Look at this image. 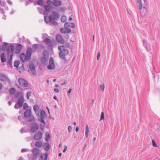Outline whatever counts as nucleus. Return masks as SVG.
Listing matches in <instances>:
<instances>
[{"label":"nucleus","instance_id":"53","mask_svg":"<svg viewBox=\"0 0 160 160\" xmlns=\"http://www.w3.org/2000/svg\"><path fill=\"white\" fill-rule=\"evenodd\" d=\"M51 2V1L49 0H48L47 1V3L48 4H49V3Z\"/></svg>","mask_w":160,"mask_h":160},{"label":"nucleus","instance_id":"56","mask_svg":"<svg viewBox=\"0 0 160 160\" xmlns=\"http://www.w3.org/2000/svg\"><path fill=\"white\" fill-rule=\"evenodd\" d=\"M2 85L0 83V90L2 89Z\"/></svg>","mask_w":160,"mask_h":160},{"label":"nucleus","instance_id":"13","mask_svg":"<svg viewBox=\"0 0 160 160\" xmlns=\"http://www.w3.org/2000/svg\"><path fill=\"white\" fill-rule=\"evenodd\" d=\"M38 129V127L36 123L32 124L31 129V131L32 132H34L37 131Z\"/></svg>","mask_w":160,"mask_h":160},{"label":"nucleus","instance_id":"10","mask_svg":"<svg viewBox=\"0 0 160 160\" xmlns=\"http://www.w3.org/2000/svg\"><path fill=\"white\" fill-rule=\"evenodd\" d=\"M15 49L14 46L12 45H11L8 47L6 49V50L8 54L11 53L14 51Z\"/></svg>","mask_w":160,"mask_h":160},{"label":"nucleus","instance_id":"25","mask_svg":"<svg viewBox=\"0 0 160 160\" xmlns=\"http://www.w3.org/2000/svg\"><path fill=\"white\" fill-rule=\"evenodd\" d=\"M44 41L49 46L51 45L52 42L51 40L48 38H47L45 39Z\"/></svg>","mask_w":160,"mask_h":160},{"label":"nucleus","instance_id":"9","mask_svg":"<svg viewBox=\"0 0 160 160\" xmlns=\"http://www.w3.org/2000/svg\"><path fill=\"white\" fill-rule=\"evenodd\" d=\"M42 137V134L41 132L38 131L36 133L34 136V138L35 140L40 139Z\"/></svg>","mask_w":160,"mask_h":160},{"label":"nucleus","instance_id":"30","mask_svg":"<svg viewBox=\"0 0 160 160\" xmlns=\"http://www.w3.org/2000/svg\"><path fill=\"white\" fill-rule=\"evenodd\" d=\"M20 63V62L18 61H15L14 63V66L16 68H18Z\"/></svg>","mask_w":160,"mask_h":160},{"label":"nucleus","instance_id":"42","mask_svg":"<svg viewBox=\"0 0 160 160\" xmlns=\"http://www.w3.org/2000/svg\"><path fill=\"white\" fill-rule=\"evenodd\" d=\"M52 14L54 18H55V17L56 16L57 17H58L59 16L58 14L55 12H53Z\"/></svg>","mask_w":160,"mask_h":160},{"label":"nucleus","instance_id":"51","mask_svg":"<svg viewBox=\"0 0 160 160\" xmlns=\"http://www.w3.org/2000/svg\"><path fill=\"white\" fill-rule=\"evenodd\" d=\"M78 126H77L76 128V132H78Z\"/></svg>","mask_w":160,"mask_h":160},{"label":"nucleus","instance_id":"28","mask_svg":"<svg viewBox=\"0 0 160 160\" xmlns=\"http://www.w3.org/2000/svg\"><path fill=\"white\" fill-rule=\"evenodd\" d=\"M61 20L62 22H64L66 21L67 18L65 16H63L62 17Z\"/></svg>","mask_w":160,"mask_h":160},{"label":"nucleus","instance_id":"19","mask_svg":"<svg viewBox=\"0 0 160 160\" xmlns=\"http://www.w3.org/2000/svg\"><path fill=\"white\" fill-rule=\"evenodd\" d=\"M1 61L2 62H4L6 60V56L4 53H2L1 55Z\"/></svg>","mask_w":160,"mask_h":160},{"label":"nucleus","instance_id":"17","mask_svg":"<svg viewBox=\"0 0 160 160\" xmlns=\"http://www.w3.org/2000/svg\"><path fill=\"white\" fill-rule=\"evenodd\" d=\"M31 114V111L30 109H28L24 112V116L26 118L29 117Z\"/></svg>","mask_w":160,"mask_h":160},{"label":"nucleus","instance_id":"23","mask_svg":"<svg viewBox=\"0 0 160 160\" xmlns=\"http://www.w3.org/2000/svg\"><path fill=\"white\" fill-rule=\"evenodd\" d=\"M53 4L55 6H60L62 5V2L60 1H55L53 2Z\"/></svg>","mask_w":160,"mask_h":160},{"label":"nucleus","instance_id":"8","mask_svg":"<svg viewBox=\"0 0 160 160\" xmlns=\"http://www.w3.org/2000/svg\"><path fill=\"white\" fill-rule=\"evenodd\" d=\"M56 41L59 43L64 44V40L62 35L58 34L56 36Z\"/></svg>","mask_w":160,"mask_h":160},{"label":"nucleus","instance_id":"21","mask_svg":"<svg viewBox=\"0 0 160 160\" xmlns=\"http://www.w3.org/2000/svg\"><path fill=\"white\" fill-rule=\"evenodd\" d=\"M42 142L41 141H38L36 142L35 143V146L37 147L40 148L42 146Z\"/></svg>","mask_w":160,"mask_h":160},{"label":"nucleus","instance_id":"14","mask_svg":"<svg viewBox=\"0 0 160 160\" xmlns=\"http://www.w3.org/2000/svg\"><path fill=\"white\" fill-rule=\"evenodd\" d=\"M24 103V98L23 96H21L18 99V104L20 107H22Z\"/></svg>","mask_w":160,"mask_h":160},{"label":"nucleus","instance_id":"18","mask_svg":"<svg viewBox=\"0 0 160 160\" xmlns=\"http://www.w3.org/2000/svg\"><path fill=\"white\" fill-rule=\"evenodd\" d=\"M43 147L46 151H48L50 148V146L48 143H46L44 144Z\"/></svg>","mask_w":160,"mask_h":160},{"label":"nucleus","instance_id":"43","mask_svg":"<svg viewBox=\"0 0 160 160\" xmlns=\"http://www.w3.org/2000/svg\"><path fill=\"white\" fill-rule=\"evenodd\" d=\"M37 44H34L32 46V49L35 50L37 48Z\"/></svg>","mask_w":160,"mask_h":160},{"label":"nucleus","instance_id":"45","mask_svg":"<svg viewBox=\"0 0 160 160\" xmlns=\"http://www.w3.org/2000/svg\"><path fill=\"white\" fill-rule=\"evenodd\" d=\"M12 56H13V55L12 54L10 55V58L9 60V63H11L12 61Z\"/></svg>","mask_w":160,"mask_h":160},{"label":"nucleus","instance_id":"22","mask_svg":"<svg viewBox=\"0 0 160 160\" xmlns=\"http://www.w3.org/2000/svg\"><path fill=\"white\" fill-rule=\"evenodd\" d=\"M33 110L38 115L39 114V112L38 111V105H35L34 106Z\"/></svg>","mask_w":160,"mask_h":160},{"label":"nucleus","instance_id":"59","mask_svg":"<svg viewBox=\"0 0 160 160\" xmlns=\"http://www.w3.org/2000/svg\"><path fill=\"white\" fill-rule=\"evenodd\" d=\"M14 107L16 109H18L17 106L16 105H15L14 106Z\"/></svg>","mask_w":160,"mask_h":160},{"label":"nucleus","instance_id":"2","mask_svg":"<svg viewBox=\"0 0 160 160\" xmlns=\"http://www.w3.org/2000/svg\"><path fill=\"white\" fill-rule=\"evenodd\" d=\"M58 49L60 51L59 53V57L64 60L65 59V56L68 54L69 51L68 49L65 48L63 45L59 46L58 47Z\"/></svg>","mask_w":160,"mask_h":160},{"label":"nucleus","instance_id":"39","mask_svg":"<svg viewBox=\"0 0 160 160\" xmlns=\"http://www.w3.org/2000/svg\"><path fill=\"white\" fill-rule=\"evenodd\" d=\"M101 89L102 90L103 92L104 91L105 88V85L104 84H102L100 86Z\"/></svg>","mask_w":160,"mask_h":160},{"label":"nucleus","instance_id":"55","mask_svg":"<svg viewBox=\"0 0 160 160\" xmlns=\"http://www.w3.org/2000/svg\"><path fill=\"white\" fill-rule=\"evenodd\" d=\"M66 83H67L66 82H64V83H62V84H61V85L62 86V85H64V84H66Z\"/></svg>","mask_w":160,"mask_h":160},{"label":"nucleus","instance_id":"33","mask_svg":"<svg viewBox=\"0 0 160 160\" xmlns=\"http://www.w3.org/2000/svg\"><path fill=\"white\" fill-rule=\"evenodd\" d=\"M22 95V93L20 92H17L15 94V96L17 98H18L19 96H21Z\"/></svg>","mask_w":160,"mask_h":160},{"label":"nucleus","instance_id":"44","mask_svg":"<svg viewBox=\"0 0 160 160\" xmlns=\"http://www.w3.org/2000/svg\"><path fill=\"white\" fill-rule=\"evenodd\" d=\"M100 56H101V54H100V52H99L98 53L97 56V60H98L100 59Z\"/></svg>","mask_w":160,"mask_h":160},{"label":"nucleus","instance_id":"11","mask_svg":"<svg viewBox=\"0 0 160 160\" xmlns=\"http://www.w3.org/2000/svg\"><path fill=\"white\" fill-rule=\"evenodd\" d=\"M29 68L32 74H34L36 73L34 66L32 62H30L29 63Z\"/></svg>","mask_w":160,"mask_h":160},{"label":"nucleus","instance_id":"35","mask_svg":"<svg viewBox=\"0 0 160 160\" xmlns=\"http://www.w3.org/2000/svg\"><path fill=\"white\" fill-rule=\"evenodd\" d=\"M50 138V135L48 133H46V141H48Z\"/></svg>","mask_w":160,"mask_h":160},{"label":"nucleus","instance_id":"7","mask_svg":"<svg viewBox=\"0 0 160 160\" xmlns=\"http://www.w3.org/2000/svg\"><path fill=\"white\" fill-rule=\"evenodd\" d=\"M18 81L19 84L23 87H26L28 86L27 82L22 78H19L18 79Z\"/></svg>","mask_w":160,"mask_h":160},{"label":"nucleus","instance_id":"63","mask_svg":"<svg viewBox=\"0 0 160 160\" xmlns=\"http://www.w3.org/2000/svg\"><path fill=\"white\" fill-rule=\"evenodd\" d=\"M56 81V79H55L53 80V82H55Z\"/></svg>","mask_w":160,"mask_h":160},{"label":"nucleus","instance_id":"48","mask_svg":"<svg viewBox=\"0 0 160 160\" xmlns=\"http://www.w3.org/2000/svg\"><path fill=\"white\" fill-rule=\"evenodd\" d=\"M42 119H43V118H41V119L39 120L41 122L43 123L44 124H45V122H44V120Z\"/></svg>","mask_w":160,"mask_h":160},{"label":"nucleus","instance_id":"46","mask_svg":"<svg viewBox=\"0 0 160 160\" xmlns=\"http://www.w3.org/2000/svg\"><path fill=\"white\" fill-rule=\"evenodd\" d=\"M72 130V128L71 126H69L68 127V130L69 132H71Z\"/></svg>","mask_w":160,"mask_h":160},{"label":"nucleus","instance_id":"60","mask_svg":"<svg viewBox=\"0 0 160 160\" xmlns=\"http://www.w3.org/2000/svg\"><path fill=\"white\" fill-rule=\"evenodd\" d=\"M62 144L61 143H60V144L59 145V148L61 147H62Z\"/></svg>","mask_w":160,"mask_h":160},{"label":"nucleus","instance_id":"38","mask_svg":"<svg viewBox=\"0 0 160 160\" xmlns=\"http://www.w3.org/2000/svg\"><path fill=\"white\" fill-rule=\"evenodd\" d=\"M28 108V105L27 103H25L23 105V109L24 110H26Z\"/></svg>","mask_w":160,"mask_h":160},{"label":"nucleus","instance_id":"24","mask_svg":"<svg viewBox=\"0 0 160 160\" xmlns=\"http://www.w3.org/2000/svg\"><path fill=\"white\" fill-rule=\"evenodd\" d=\"M40 113L41 118H44L46 117V113L43 110H41Z\"/></svg>","mask_w":160,"mask_h":160},{"label":"nucleus","instance_id":"37","mask_svg":"<svg viewBox=\"0 0 160 160\" xmlns=\"http://www.w3.org/2000/svg\"><path fill=\"white\" fill-rule=\"evenodd\" d=\"M45 10L48 11H50L51 10V7L48 6H45Z\"/></svg>","mask_w":160,"mask_h":160},{"label":"nucleus","instance_id":"50","mask_svg":"<svg viewBox=\"0 0 160 160\" xmlns=\"http://www.w3.org/2000/svg\"><path fill=\"white\" fill-rule=\"evenodd\" d=\"M147 50L148 51H150L151 50V48L150 45H149V47L147 48Z\"/></svg>","mask_w":160,"mask_h":160},{"label":"nucleus","instance_id":"20","mask_svg":"<svg viewBox=\"0 0 160 160\" xmlns=\"http://www.w3.org/2000/svg\"><path fill=\"white\" fill-rule=\"evenodd\" d=\"M47 153H46L45 154H41L40 158L41 160H47Z\"/></svg>","mask_w":160,"mask_h":160},{"label":"nucleus","instance_id":"27","mask_svg":"<svg viewBox=\"0 0 160 160\" xmlns=\"http://www.w3.org/2000/svg\"><path fill=\"white\" fill-rule=\"evenodd\" d=\"M89 132V128L88 125L86 126V131H85V135L86 137L88 138V133Z\"/></svg>","mask_w":160,"mask_h":160},{"label":"nucleus","instance_id":"4","mask_svg":"<svg viewBox=\"0 0 160 160\" xmlns=\"http://www.w3.org/2000/svg\"><path fill=\"white\" fill-rule=\"evenodd\" d=\"M68 23H65L64 25V28H62L60 29V31L62 33H69L71 32V30L68 28Z\"/></svg>","mask_w":160,"mask_h":160},{"label":"nucleus","instance_id":"57","mask_svg":"<svg viewBox=\"0 0 160 160\" xmlns=\"http://www.w3.org/2000/svg\"><path fill=\"white\" fill-rule=\"evenodd\" d=\"M61 156H62V153H61L60 152L58 156L59 157H61Z\"/></svg>","mask_w":160,"mask_h":160},{"label":"nucleus","instance_id":"47","mask_svg":"<svg viewBox=\"0 0 160 160\" xmlns=\"http://www.w3.org/2000/svg\"><path fill=\"white\" fill-rule=\"evenodd\" d=\"M67 149V147L66 146H64V149L63 150V152H66Z\"/></svg>","mask_w":160,"mask_h":160},{"label":"nucleus","instance_id":"3","mask_svg":"<svg viewBox=\"0 0 160 160\" xmlns=\"http://www.w3.org/2000/svg\"><path fill=\"white\" fill-rule=\"evenodd\" d=\"M137 4L139 9L141 10L143 7L145 8L148 4L147 0H137Z\"/></svg>","mask_w":160,"mask_h":160},{"label":"nucleus","instance_id":"16","mask_svg":"<svg viewBox=\"0 0 160 160\" xmlns=\"http://www.w3.org/2000/svg\"><path fill=\"white\" fill-rule=\"evenodd\" d=\"M22 47V45L20 44H18L17 45L16 48V49L15 51V52L16 53H19L20 51L21 50V48Z\"/></svg>","mask_w":160,"mask_h":160},{"label":"nucleus","instance_id":"49","mask_svg":"<svg viewBox=\"0 0 160 160\" xmlns=\"http://www.w3.org/2000/svg\"><path fill=\"white\" fill-rule=\"evenodd\" d=\"M54 91L55 92H59V90L58 88H55L54 89Z\"/></svg>","mask_w":160,"mask_h":160},{"label":"nucleus","instance_id":"34","mask_svg":"<svg viewBox=\"0 0 160 160\" xmlns=\"http://www.w3.org/2000/svg\"><path fill=\"white\" fill-rule=\"evenodd\" d=\"M35 118L33 116H30V118L29 119V121L30 122H32L34 121V120Z\"/></svg>","mask_w":160,"mask_h":160},{"label":"nucleus","instance_id":"41","mask_svg":"<svg viewBox=\"0 0 160 160\" xmlns=\"http://www.w3.org/2000/svg\"><path fill=\"white\" fill-rule=\"evenodd\" d=\"M31 92H28L27 93V96L28 99L29 98V97L31 96Z\"/></svg>","mask_w":160,"mask_h":160},{"label":"nucleus","instance_id":"26","mask_svg":"<svg viewBox=\"0 0 160 160\" xmlns=\"http://www.w3.org/2000/svg\"><path fill=\"white\" fill-rule=\"evenodd\" d=\"M49 20L51 23L54 25H56L57 24V22L54 21L51 17H49Z\"/></svg>","mask_w":160,"mask_h":160},{"label":"nucleus","instance_id":"40","mask_svg":"<svg viewBox=\"0 0 160 160\" xmlns=\"http://www.w3.org/2000/svg\"><path fill=\"white\" fill-rule=\"evenodd\" d=\"M68 27H71L72 28H74L75 27V24L74 23H71L69 24V25L68 24Z\"/></svg>","mask_w":160,"mask_h":160},{"label":"nucleus","instance_id":"6","mask_svg":"<svg viewBox=\"0 0 160 160\" xmlns=\"http://www.w3.org/2000/svg\"><path fill=\"white\" fill-rule=\"evenodd\" d=\"M33 156L32 159L35 160L37 158V156L39 155V149L36 148H34L32 150Z\"/></svg>","mask_w":160,"mask_h":160},{"label":"nucleus","instance_id":"29","mask_svg":"<svg viewBox=\"0 0 160 160\" xmlns=\"http://www.w3.org/2000/svg\"><path fill=\"white\" fill-rule=\"evenodd\" d=\"M16 91V90L14 88H12L9 90V93L12 94H14Z\"/></svg>","mask_w":160,"mask_h":160},{"label":"nucleus","instance_id":"36","mask_svg":"<svg viewBox=\"0 0 160 160\" xmlns=\"http://www.w3.org/2000/svg\"><path fill=\"white\" fill-rule=\"evenodd\" d=\"M152 145L154 147H157V145L155 141L153 140H152Z\"/></svg>","mask_w":160,"mask_h":160},{"label":"nucleus","instance_id":"54","mask_svg":"<svg viewBox=\"0 0 160 160\" xmlns=\"http://www.w3.org/2000/svg\"><path fill=\"white\" fill-rule=\"evenodd\" d=\"M53 98L54 99H55V100H58L57 98V97L56 96H54Z\"/></svg>","mask_w":160,"mask_h":160},{"label":"nucleus","instance_id":"64","mask_svg":"<svg viewBox=\"0 0 160 160\" xmlns=\"http://www.w3.org/2000/svg\"><path fill=\"white\" fill-rule=\"evenodd\" d=\"M58 86H59L58 85H57V84H56V85H55V87H58Z\"/></svg>","mask_w":160,"mask_h":160},{"label":"nucleus","instance_id":"5","mask_svg":"<svg viewBox=\"0 0 160 160\" xmlns=\"http://www.w3.org/2000/svg\"><path fill=\"white\" fill-rule=\"evenodd\" d=\"M55 66L52 57H51L49 61V65L48 66V69L51 70L54 69L55 68Z\"/></svg>","mask_w":160,"mask_h":160},{"label":"nucleus","instance_id":"1","mask_svg":"<svg viewBox=\"0 0 160 160\" xmlns=\"http://www.w3.org/2000/svg\"><path fill=\"white\" fill-rule=\"evenodd\" d=\"M32 52V49L31 48L27 49L25 54L24 53H21L20 56L21 60L23 62H25L30 59L31 54Z\"/></svg>","mask_w":160,"mask_h":160},{"label":"nucleus","instance_id":"62","mask_svg":"<svg viewBox=\"0 0 160 160\" xmlns=\"http://www.w3.org/2000/svg\"><path fill=\"white\" fill-rule=\"evenodd\" d=\"M73 124L74 125H76V122H74Z\"/></svg>","mask_w":160,"mask_h":160},{"label":"nucleus","instance_id":"32","mask_svg":"<svg viewBox=\"0 0 160 160\" xmlns=\"http://www.w3.org/2000/svg\"><path fill=\"white\" fill-rule=\"evenodd\" d=\"M102 120H104V115L103 112H102L101 114L100 121H101Z\"/></svg>","mask_w":160,"mask_h":160},{"label":"nucleus","instance_id":"52","mask_svg":"<svg viewBox=\"0 0 160 160\" xmlns=\"http://www.w3.org/2000/svg\"><path fill=\"white\" fill-rule=\"evenodd\" d=\"M71 91H72V89L71 88L68 91V93H71Z\"/></svg>","mask_w":160,"mask_h":160},{"label":"nucleus","instance_id":"61","mask_svg":"<svg viewBox=\"0 0 160 160\" xmlns=\"http://www.w3.org/2000/svg\"><path fill=\"white\" fill-rule=\"evenodd\" d=\"M69 20L70 21H72V18L71 17L70 18H69Z\"/></svg>","mask_w":160,"mask_h":160},{"label":"nucleus","instance_id":"31","mask_svg":"<svg viewBox=\"0 0 160 160\" xmlns=\"http://www.w3.org/2000/svg\"><path fill=\"white\" fill-rule=\"evenodd\" d=\"M37 4L38 5L42 6L43 5L44 2L42 0H39L38 1Z\"/></svg>","mask_w":160,"mask_h":160},{"label":"nucleus","instance_id":"15","mask_svg":"<svg viewBox=\"0 0 160 160\" xmlns=\"http://www.w3.org/2000/svg\"><path fill=\"white\" fill-rule=\"evenodd\" d=\"M43 55V58L45 60H47L48 57V52L46 50H44L42 53Z\"/></svg>","mask_w":160,"mask_h":160},{"label":"nucleus","instance_id":"58","mask_svg":"<svg viewBox=\"0 0 160 160\" xmlns=\"http://www.w3.org/2000/svg\"><path fill=\"white\" fill-rule=\"evenodd\" d=\"M94 35H93V38H92V41H93V42H94Z\"/></svg>","mask_w":160,"mask_h":160},{"label":"nucleus","instance_id":"12","mask_svg":"<svg viewBox=\"0 0 160 160\" xmlns=\"http://www.w3.org/2000/svg\"><path fill=\"white\" fill-rule=\"evenodd\" d=\"M0 80L2 81H9L8 78L5 75L0 73Z\"/></svg>","mask_w":160,"mask_h":160}]
</instances>
